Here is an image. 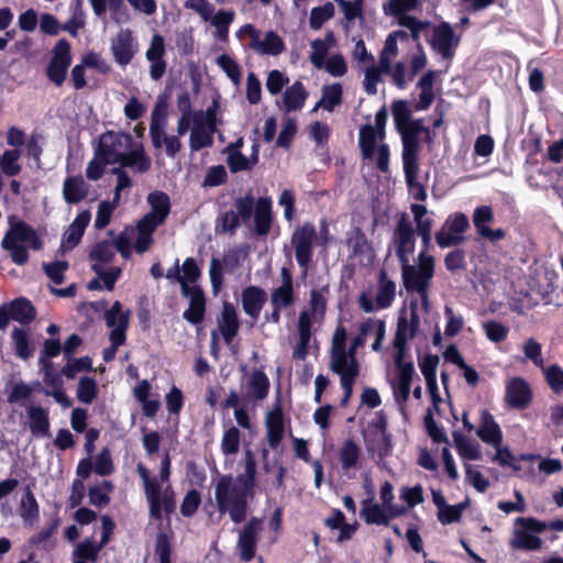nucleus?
<instances>
[{
  "instance_id": "28",
  "label": "nucleus",
  "mask_w": 563,
  "mask_h": 563,
  "mask_svg": "<svg viewBox=\"0 0 563 563\" xmlns=\"http://www.w3.org/2000/svg\"><path fill=\"white\" fill-rule=\"evenodd\" d=\"M88 195V185L82 176H69L63 184V197L69 205H76L84 200Z\"/></svg>"
},
{
  "instance_id": "64",
  "label": "nucleus",
  "mask_w": 563,
  "mask_h": 563,
  "mask_svg": "<svg viewBox=\"0 0 563 563\" xmlns=\"http://www.w3.org/2000/svg\"><path fill=\"white\" fill-rule=\"evenodd\" d=\"M228 181V173L223 165L211 166L202 181L203 187H218Z\"/></svg>"
},
{
  "instance_id": "51",
  "label": "nucleus",
  "mask_w": 563,
  "mask_h": 563,
  "mask_svg": "<svg viewBox=\"0 0 563 563\" xmlns=\"http://www.w3.org/2000/svg\"><path fill=\"white\" fill-rule=\"evenodd\" d=\"M20 158V151L5 150L0 158V167L4 175L13 177L21 173V166L18 161Z\"/></svg>"
},
{
  "instance_id": "22",
  "label": "nucleus",
  "mask_w": 563,
  "mask_h": 563,
  "mask_svg": "<svg viewBox=\"0 0 563 563\" xmlns=\"http://www.w3.org/2000/svg\"><path fill=\"white\" fill-rule=\"evenodd\" d=\"M398 369L397 384L393 386L394 397L398 404H406L410 396V388L415 375L413 363L401 361L395 363Z\"/></svg>"
},
{
  "instance_id": "48",
  "label": "nucleus",
  "mask_w": 563,
  "mask_h": 563,
  "mask_svg": "<svg viewBox=\"0 0 563 563\" xmlns=\"http://www.w3.org/2000/svg\"><path fill=\"white\" fill-rule=\"evenodd\" d=\"M114 256L113 243L108 240H102L96 243L89 253L90 260L102 264L111 263Z\"/></svg>"
},
{
  "instance_id": "2",
  "label": "nucleus",
  "mask_w": 563,
  "mask_h": 563,
  "mask_svg": "<svg viewBox=\"0 0 563 563\" xmlns=\"http://www.w3.org/2000/svg\"><path fill=\"white\" fill-rule=\"evenodd\" d=\"M201 277L194 257H187L181 265V296L189 299V307L184 311L183 318L190 324H200L206 316L207 298L201 286L196 285Z\"/></svg>"
},
{
  "instance_id": "16",
  "label": "nucleus",
  "mask_w": 563,
  "mask_h": 563,
  "mask_svg": "<svg viewBox=\"0 0 563 563\" xmlns=\"http://www.w3.org/2000/svg\"><path fill=\"white\" fill-rule=\"evenodd\" d=\"M506 401L510 408L526 409L532 401L530 385L522 377H514L506 385Z\"/></svg>"
},
{
  "instance_id": "39",
  "label": "nucleus",
  "mask_w": 563,
  "mask_h": 563,
  "mask_svg": "<svg viewBox=\"0 0 563 563\" xmlns=\"http://www.w3.org/2000/svg\"><path fill=\"white\" fill-rule=\"evenodd\" d=\"M11 338L14 344L15 355L21 360H29L34 354V347L32 346L26 330L21 328H14Z\"/></svg>"
},
{
  "instance_id": "6",
  "label": "nucleus",
  "mask_w": 563,
  "mask_h": 563,
  "mask_svg": "<svg viewBox=\"0 0 563 563\" xmlns=\"http://www.w3.org/2000/svg\"><path fill=\"white\" fill-rule=\"evenodd\" d=\"M435 260L432 255L420 252L418 266L409 264V260L400 262L402 283L408 292H417L424 305H428V288L434 275Z\"/></svg>"
},
{
  "instance_id": "13",
  "label": "nucleus",
  "mask_w": 563,
  "mask_h": 563,
  "mask_svg": "<svg viewBox=\"0 0 563 563\" xmlns=\"http://www.w3.org/2000/svg\"><path fill=\"white\" fill-rule=\"evenodd\" d=\"M429 43L444 59H450L460 44V36L455 35L449 22H441L433 26Z\"/></svg>"
},
{
  "instance_id": "58",
  "label": "nucleus",
  "mask_w": 563,
  "mask_h": 563,
  "mask_svg": "<svg viewBox=\"0 0 563 563\" xmlns=\"http://www.w3.org/2000/svg\"><path fill=\"white\" fill-rule=\"evenodd\" d=\"M398 24L410 31L411 38L418 44V48L421 49L422 47L419 43L420 33L430 26V22L420 21L415 16H401L400 20H398Z\"/></svg>"
},
{
  "instance_id": "23",
  "label": "nucleus",
  "mask_w": 563,
  "mask_h": 563,
  "mask_svg": "<svg viewBox=\"0 0 563 563\" xmlns=\"http://www.w3.org/2000/svg\"><path fill=\"white\" fill-rule=\"evenodd\" d=\"M477 437L495 449L501 445L503 432L494 416L486 409L481 412V424L476 430Z\"/></svg>"
},
{
  "instance_id": "17",
  "label": "nucleus",
  "mask_w": 563,
  "mask_h": 563,
  "mask_svg": "<svg viewBox=\"0 0 563 563\" xmlns=\"http://www.w3.org/2000/svg\"><path fill=\"white\" fill-rule=\"evenodd\" d=\"M261 529V520L253 517L244 526L240 532L238 540V548L240 550V558L244 562H250L255 558L256 553V536Z\"/></svg>"
},
{
  "instance_id": "20",
  "label": "nucleus",
  "mask_w": 563,
  "mask_h": 563,
  "mask_svg": "<svg viewBox=\"0 0 563 563\" xmlns=\"http://www.w3.org/2000/svg\"><path fill=\"white\" fill-rule=\"evenodd\" d=\"M282 285L275 288L271 294V303L273 308H288L295 302L294 279L291 272L283 267L280 271Z\"/></svg>"
},
{
  "instance_id": "60",
  "label": "nucleus",
  "mask_w": 563,
  "mask_h": 563,
  "mask_svg": "<svg viewBox=\"0 0 563 563\" xmlns=\"http://www.w3.org/2000/svg\"><path fill=\"white\" fill-rule=\"evenodd\" d=\"M217 64L234 84L240 82L242 76L241 67L230 55H220L217 58Z\"/></svg>"
},
{
  "instance_id": "8",
  "label": "nucleus",
  "mask_w": 563,
  "mask_h": 563,
  "mask_svg": "<svg viewBox=\"0 0 563 563\" xmlns=\"http://www.w3.org/2000/svg\"><path fill=\"white\" fill-rule=\"evenodd\" d=\"M470 228V221L465 213L450 214L441 230L435 233V242L441 249L460 245L464 242V232Z\"/></svg>"
},
{
  "instance_id": "31",
  "label": "nucleus",
  "mask_w": 563,
  "mask_h": 563,
  "mask_svg": "<svg viewBox=\"0 0 563 563\" xmlns=\"http://www.w3.org/2000/svg\"><path fill=\"white\" fill-rule=\"evenodd\" d=\"M8 307L11 311L12 320L21 324H29L36 318L35 307L25 297L13 299Z\"/></svg>"
},
{
  "instance_id": "3",
  "label": "nucleus",
  "mask_w": 563,
  "mask_h": 563,
  "mask_svg": "<svg viewBox=\"0 0 563 563\" xmlns=\"http://www.w3.org/2000/svg\"><path fill=\"white\" fill-rule=\"evenodd\" d=\"M27 246L34 251H41L44 243L35 229L25 221H10V228L2 238L1 247L10 253L14 264L22 266L30 257Z\"/></svg>"
},
{
  "instance_id": "43",
  "label": "nucleus",
  "mask_w": 563,
  "mask_h": 563,
  "mask_svg": "<svg viewBox=\"0 0 563 563\" xmlns=\"http://www.w3.org/2000/svg\"><path fill=\"white\" fill-rule=\"evenodd\" d=\"M101 550L102 548L98 543H93L91 540L86 539L77 544L74 551V556L76 558L75 561L96 563Z\"/></svg>"
},
{
  "instance_id": "37",
  "label": "nucleus",
  "mask_w": 563,
  "mask_h": 563,
  "mask_svg": "<svg viewBox=\"0 0 563 563\" xmlns=\"http://www.w3.org/2000/svg\"><path fill=\"white\" fill-rule=\"evenodd\" d=\"M342 93L343 89L339 82L323 86L322 97L314 109L322 108L327 111H333L342 102Z\"/></svg>"
},
{
  "instance_id": "9",
  "label": "nucleus",
  "mask_w": 563,
  "mask_h": 563,
  "mask_svg": "<svg viewBox=\"0 0 563 563\" xmlns=\"http://www.w3.org/2000/svg\"><path fill=\"white\" fill-rule=\"evenodd\" d=\"M133 139L129 133H115L108 131L100 136L96 157L108 164H117L121 159L123 152L121 147H132Z\"/></svg>"
},
{
  "instance_id": "33",
  "label": "nucleus",
  "mask_w": 563,
  "mask_h": 563,
  "mask_svg": "<svg viewBox=\"0 0 563 563\" xmlns=\"http://www.w3.org/2000/svg\"><path fill=\"white\" fill-rule=\"evenodd\" d=\"M147 203L150 205L148 214L154 216L159 221L165 223L170 212V199L169 196L161 190H155L147 196Z\"/></svg>"
},
{
  "instance_id": "36",
  "label": "nucleus",
  "mask_w": 563,
  "mask_h": 563,
  "mask_svg": "<svg viewBox=\"0 0 563 563\" xmlns=\"http://www.w3.org/2000/svg\"><path fill=\"white\" fill-rule=\"evenodd\" d=\"M269 379L262 369H254L247 384V395L256 400H263L269 391Z\"/></svg>"
},
{
  "instance_id": "1",
  "label": "nucleus",
  "mask_w": 563,
  "mask_h": 563,
  "mask_svg": "<svg viewBox=\"0 0 563 563\" xmlns=\"http://www.w3.org/2000/svg\"><path fill=\"white\" fill-rule=\"evenodd\" d=\"M257 463L254 453H244V472L235 477L223 475L216 484L214 498L221 514L228 512L231 520L240 523L247 515V499L254 494L256 485Z\"/></svg>"
},
{
  "instance_id": "62",
  "label": "nucleus",
  "mask_w": 563,
  "mask_h": 563,
  "mask_svg": "<svg viewBox=\"0 0 563 563\" xmlns=\"http://www.w3.org/2000/svg\"><path fill=\"white\" fill-rule=\"evenodd\" d=\"M444 265L450 273L465 271L467 266L466 252L463 249H454L445 255Z\"/></svg>"
},
{
  "instance_id": "30",
  "label": "nucleus",
  "mask_w": 563,
  "mask_h": 563,
  "mask_svg": "<svg viewBox=\"0 0 563 563\" xmlns=\"http://www.w3.org/2000/svg\"><path fill=\"white\" fill-rule=\"evenodd\" d=\"M408 338H410L409 322L406 316L400 314L397 321L396 333L393 340V345L396 350L394 363L405 361Z\"/></svg>"
},
{
  "instance_id": "55",
  "label": "nucleus",
  "mask_w": 563,
  "mask_h": 563,
  "mask_svg": "<svg viewBox=\"0 0 563 563\" xmlns=\"http://www.w3.org/2000/svg\"><path fill=\"white\" fill-rule=\"evenodd\" d=\"M241 433L240 430L232 426L224 431L221 441V451L224 455H234L240 450Z\"/></svg>"
},
{
  "instance_id": "57",
  "label": "nucleus",
  "mask_w": 563,
  "mask_h": 563,
  "mask_svg": "<svg viewBox=\"0 0 563 563\" xmlns=\"http://www.w3.org/2000/svg\"><path fill=\"white\" fill-rule=\"evenodd\" d=\"M391 113L397 131H401L411 120V110L406 100H396L391 104Z\"/></svg>"
},
{
  "instance_id": "18",
  "label": "nucleus",
  "mask_w": 563,
  "mask_h": 563,
  "mask_svg": "<svg viewBox=\"0 0 563 563\" xmlns=\"http://www.w3.org/2000/svg\"><path fill=\"white\" fill-rule=\"evenodd\" d=\"M266 301L267 294L260 286L251 285L242 290L241 302L243 311L254 321L258 319Z\"/></svg>"
},
{
  "instance_id": "35",
  "label": "nucleus",
  "mask_w": 563,
  "mask_h": 563,
  "mask_svg": "<svg viewBox=\"0 0 563 563\" xmlns=\"http://www.w3.org/2000/svg\"><path fill=\"white\" fill-rule=\"evenodd\" d=\"M497 453L494 457V461H497L501 466H509L515 472H519L522 470V462H533L539 459L538 454H520L519 456H515L512 452L508 448L500 449L498 446Z\"/></svg>"
},
{
  "instance_id": "14",
  "label": "nucleus",
  "mask_w": 563,
  "mask_h": 563,
  "mask_svg": "<svg viewBox=\"0 0 563 563\" xmlns=\"http://www.w3.org/2000/svg\"><path fill=\"white\" fill-rule=\"evenodd\" d=\"M371 429H375L376 433L380 435V441L376 443L375 439L367 440L366 449L368 452L376 450L380 460L386 459L393 452L391 434L388 432V421L385 412L379 410L375 413V418L368 423Z\"/></svg>"
},
{
  "instance_id": "45",
  "label": "nucleus",
  "mask_w": 563,
  "mask_h": 563,
  "mask_svg": "<svg viewBox=\"0 0 563 563\" xmlns=\"http://www.w3.org/2000/svg\"><path fill=\"white\" fill-rule=\"evenodd\" d=\"M361 517L367 525L389 526V516L378 504L365 505L361 510Z\"/></svg>"
},
{
  "instance_id": "12",
  "label": "nucleus",
  "mask_w": 563,
  "mask_h": 563,
  "mask_svg": "<svg viewBox=\"0 0 563 563\" xmlns=\"http://www.w3.org/2000/svg\"><path fill=\"white\" fill-rule=\"evenodd\" d=\"M130 310L123 312L122 303L114 301L109 310L104 312V320L112 330L109 334L111 345L119 349L126 341V330L129 328Z\"/></svg>"
},
{
  "instance_id": "19",
  "label": "nucleus",
  "mask_w": 563,
  "mask_h": 563,
  "mask_svg": "<svg viewBox=\"0 0 563 563\" xmlns=\"http://www.w3.org/2000/svg\"><path fill=\"white\" fill-rule=\"evenodd\" d=\"M218 330L220 331L224 342L231 344L240 330V321L235 307L224 301L222 310L218 317Z\"/></svg>"
},
{
  "instance_id": "34",
  "label": "nucleus",
  "mask_w": 563,
  "mask_h": 563,
  "mask_svg": "<svg viewBox=\"0 0 563 563\" xmlns=\"http://www.w3.org/2000/svg\"><path fill=\"white\" fill-rule=\"evenodd\" d=\"M378 139L379 133L374 129L373 125L364 124L361 126L358 133V145L363 158L372 159L374 157Z\"/></svg>"
},
{
  "instance_id": "21",
  "label": "nucleus",
  "mask_w": 563,
  "mask_h": 563,
  "mask_svg": "<svg viewBox=\"0 0 563 563\" xmlns=\"http://www.w3.org/2000/svg\"><path fill=\"white\" fill-rule=\"evenodd\" d=\"M401 141L405 177L412 180L416 170H419L420 139L413 135H401Z\"/></svg>"
},
{
  "instance_id": "7",
  "label": "nucleus",
  "mask_w": 563,
  "mask_h": 563,
  "mask_svg": "<svg viewBox=\"0 0 563 563\" xmlns=\"http://www.w3.org/2000/svg\"><path fill=\"white\" fill-rule=\"evenodd\" d=\"M317 239V230L313 223L305 222L297 228L291 235V243L295 247V256L298 265L303 269V276L311 263L313 255V243Z\"/></svg>"
},
{
  "instance_id": "42",
  "label": "nucleus",
  "mask_w": 563,
  "mask_h": 563,
  "mask_svg": "<svg viewBox=\"0 0 563 563\" xmlns=\"http://www.w3.org/2000/svg\"><path fill=\"white\" fill-rule=\"evenodd\" d=\"M420 0H388L384 3V12L400 20L401 16H409L407 12L415 10Z\"/></svg>"
},
{
  "instance_id": "46",
  "label": "nucleus",
  "mask_w": 563,
  "mask_h": 563,
  "mask_svg": "<svg viewBox=\"0 0 563 563\" xmlns=\"http://www.w3.org/2000/svg\"><path fill=\"white\" fill-rule=\"evenodd\" d=\"M98 395V385L95 378L84 376L79 379L77 398L82 404H91Z\"/></svg>"
},
{
  "instance_id": "27",
  "label": "nucleus",
  "mask_w": 563,
  "mask_h": 563,
  "mask_svg": "<svg viewBox=\"0 0 563 563\" xmlns=\"http://www.w3.org/2000/svg\"><path fill=\"white\" fill-rule=\"evenodd\" d=\"M119 164L122 168L130 167L134 168L140 174H144L151 169L152 161L150 156L145 154L143 145L139 144L135 148L123 152Z\"/></svg>"
},
{
  "instance_id": "59",
  "label": "nucleus",
  "mask_w": 563,
  "mask_h": 563,
  "mask_svg": "<svg viewBox=\"0 0 563 563\" xmlns=\"http://www.w3.org/2000/svg\"><path fill=\"white\" fill-rule=\"evenodd\" d=\"M51 62L56 64L65 65L67 67L71 64V46L66 38L57 41L52 49Z\"/></svg>"
},
{
  "instance_id": "29",
  "label": "nucleus",
  "mask_w": 563,
  "mask_h": 563,
  "mask_svg": "<svg viewBox=\"0 0 563 563\" xmlns=\"http://www.w3.org/2000/svg\"><path fill=\"white\" fill-rule=\"evenodd\" d=\"M308 98V92L303 84L299 80L289 86L283 93V103L285 112L301 110Z\"/></svg>"
},
{
  "instance_id": "24",
  "label": "nucleus",
  "mask_w": 563,
  "mask_h": 563,
  "mask_svg": "<svg viewBox=\"0 0 563 563\" xmlns=\"http://www.w3.org/2000/svg\"><path fill=\"white\" fill-rule=\"evenodd\" d=\"M111 49L119 65L125 66L131 63L134 57L132 32L130 30L120 31L112 42Z\"/></svg>"
},
{
  "instance_id": "25",
  "label": "nucleus",
  "mask_w": 563,
  "mask_h": 563,
  "mask_svg": "<svg viewBox=\"0 0 563 563\" xmlns=\"http://www.w3.org/2000/svg\"><path fill=\"white\" fill-rule=\"evenodd\" d=\"M213 130H208L203 125L202 111L195 113L194 126L191 129L189 146L192 152L200 151L213 145Z\"/></svg>"
},
{
  "instance_id": "40",
  "label": "nucleus",
  "mask_w": 563,
  "mask_h": 563,
  "mask_svg": "<svg viewBox=\"0 0 563 563\" xmlns=\"http://www.w3.org/2000/svg\"><path fill=\"white\" fill-rule=\"evenodd\" d=\"M20 515L24 521L32 522L40 515V506L36 498L30 487L26 485L23 490V495L20 503Z\"/></svg>"
},
{
  "instance_id": "15",
  "label": "nucleus",
  "mask_w": 563,
  "mask_h": 563,
  "mask_svg": "<svg viewBox=\"0 0 563 563\" xmlns=\"http://www.w3.org/2000/svg\"><path fill=\"white\" fill-rule=\"evenodd\" d=\"M267 443L271 449L279 446L285 434V419L282 399L278 397L265 417Z\"/></svg>"
},
{
  "instance_id": "44",
  "label": "nucleus",
  "mask_w": 563,
  "mask_h": 563,
  "mask_svg": "<svg viewBox=\"0 0 563 563\" xmlns=\"http://www.w3.org/2000/svg\"><path fill=\"white\" fill-rule=\"evenodd\" d=\"M92 360L86 355L79 358L71 357L67 361L66 365L62 367V374L68 378L74 379L79 372H92Z\"/></svg>"
},
{
  "instance_id": "32",
  "label": "nucleus",
  "mask_w": 563,
  "mask_h": 563,
  "mask_svg": "<svg viewBox=\"0 0 563 563\" xmlns=\"http://www.w3.org/2000/svg\"><path fill=\"white\" fill-rule=\"evenodd\" d=\"M396 296V284L395 282L387 278V273L383 269L379 274L377 295L375 302L378 309L389 308Z\"/></svg>"
},
{
  "instance_id": "11",
  "label": "nucleus",
  "mask_w": 563,
  "mask_h": 563,
  "mask_svg": "<svg viewBox=\"0 0 563 563\" xmlns=\"http://www.w3.org/2000/svg\"><path fill=\"white\" fill-rule=\"evenodd\" d=\"M396 242V256L398 262H406L409 260L415 251L416 233L407 213H401L394 232Z\"/></svg>"
},
{
  "instance_id": "61",
  "label": "nucleus",
  "mask_w": 563,
  "mask_h": 563,
  "mask_svg": "<svg viewBox=\"0 0 563 563\" xmlns=\"http://www.w3.org/2000/svg\"><path fill=\"white\" fill-rule=\"evenodd\" d=\"M69 264L67 261H54L52 263H44L43 269L46 276L55 284L62 285L65 280V272L68 269Z\"/></svg>"
},
{
  "instance_id": "4",
  "label": "nucleus",
  "mask_w": 563,
  "mask_h": 563,
  "mask_svg": "<svg viewBox=\"0 0 563 563\" xmlns=\"http://www.w3.org/2000/svg\"><path fill=\"white\" fill-rule=\"evenodd\" d=\"M235 214L241 223H247L254 218V233L258 236H266L273 224L272 200L268 197H260L255 200L252 191L234 200Z\"/></svg>"
},
{
  "instance_id": "50",
  "label": "nucleus",
  "mask_w": 563,
  "mask_h": 563,
  "mask_svg": "<svg viewBox=\"0 0 563 563\" xmlns=\"http://www.w3.org/2000/svg\"><path fill=\"white\" fill-rule=\"evenodd\" d=\"M112 489L113 484L110 481H102L101 485L91 486L88 492L90 504L97 507L108 505L110 503L108 493Z\"/></svg>"
},
{
  "instance_id": "54",
  "label": "nucleus",
  "mask_w": 563,
  "mask_h": 563,
  "mask_svg": "<svg viewBox=\"0 0 563 563\" xmlns=\"http://www.w3.org/2000/svg\"><path fill=\"white\" fill-rule=\"evenodd\" d=\"M144 486V494L150 506V515L158 514V499L161 498L163 482L153 478Z\"/></svg>"
},
{
  "instance_id": "53",
  "label": "nucleus",
  "mask_w": 563,
  "mask_h": 563,
  "mask_svg": "<svg viewBox=\"0 0 563 563\" xmlns=\"http://www.w3.org/2000/svg\"><path fill=\"white\" fill-rule=\"evenodd\" d=\"M334 15V5L331 2H327L321 7L311 9L309 25L312 30H319L324 22L330 20Z\"/></svg>"
},
{
  "instance_id": "63",
  "label": "nucleus",
  "mask_w": 563,
  "mask_h": 563,
  "mask_svg": "<svg viewBox=\"0 0 563 563\" xmlns=\"http://www.w3.org/2000/svg\"><path fill=\"white\" fill-rule=\"evenodd\" d=\"M483 329L487 339L494 343H500L505 341L509 333V328L498 321H487L483 324Z\"/></svg>"
},
{
  "instance_id": "10",
  "label": "nucleus",
  "mask_w": 563,
  "mask_h": 563,
  "mask_svg": "<svg viewBox=\"0 0 563 563\" xmlns=\"http://www.w3.org/2000/svg\"><path fill=\"white\" fill-rule=\"evenodd\" d=\"M240 32L251 37L249 47L260 55L277 56L286 49L283 38L274 31H268L264 40H261V31L247 23L241 27Z\"/></svg>"
},
{
  "instance_id": "5",
  "label": "nucleus",
  "mask_w": 563,
  "mask_h": 563,
  "mask_svg": "<svg viewBox=\"0 0 563 563\" xmlns=\"http://www.w3.org/2000/svg\"><path fill=\"white\" fill-rule=\"evenodd\" d=\"M515 526L519 528H516L512 532L511 548L523 551H539L543 541L537 534L548 529L563 531V519L547 522L534 517H518L515 520Z\"/></svg>"
},
{
  "instance_id": "38",
  "label": "nucleus",
  "mask_w": 563,
  "mask_h": 563,
  "mask_svg": "<svg viewBox=\"0 0 563 563\" xmlns=\"http://www.w3.org/2000/svg\"><path fill=\"white\" fill-rule=\"evenodd\" d=\"M361 456V448L352 440L346 439L339 451V459L344 471L355 467Z\"/></svg>"
},
{
  "instance_id": "41",
  "label": "nucleus",
  "mask_w": 563,
  "mask_h": 563,
  "mask_svg": "<svg viewBox=\"0 0 563 563\" xmlns=\"http://www.w3.org/2000/svg\"><path fill=\"white\" fill-rule=\"evenodd\" d=\"M452 435L457 453L462 459L477 461L482 457V453L478 448L472 444L464 434L459 431H454Z\"/></svg>"
},
{
  "instance_id": "49",
  "label": "nucleus",
  "mask_w": 563,
  "mask_h": 563,
  "mask_svg": "<svg viewBox=\"0 0 563 563\" xmlns=\"http://www.w3.org/2000/svg\"><path fill=\"white\" fill-rule=\"evenodd\" d=\"M241 225V221L239 220L235 211L230 209L217 218V232L223 234H235L238 229Z\"/></svg>"
},
{
  "instance_id": "47",
  "label": "nucleus",
  "mask_w": 563,
  "mask_h": 563,
  "mask_svg": "<svg viewBox=\"0 0 563 563\" xmlns=\"http://www.w3.org/2000/svg\"><path fill=\"white\" fill-rule=\"evenodd\" d=\"M234 19V12L233 11H218L212 18H211V24L216 26L217 29V37L220 41H228L229 36V27Z\"/></svg>"
},
{
  "instance_id": "56",
  "label": "nucleus",
  "mask_w": 563,
  "mask_h": 563,
  "mask_svg": "<svg viewBox=\"0 0 563 563\" xmlns=\"http://www.w3.org/2000/svg\"><path fill=\"white\" fill-rule=\"evenodd\" d=\"M542 369L545 382L551 390L560 395L563 391V368L558 364H553L548 367L543 366Z\"/></svg>"
},
{
  "instance_id": "26",
  "label": "nucleus",
  "mask_w": 563,
  "mask_h": 563,
  "mask_svg": "<svg viewBox=\"0 0 563 563\" xmlns=\"http://www.w3.org/2000/svg\"><path fill=\"white\" fill-rule=\"evenodd\" d=\"M29 428L35 437H51L48 410L41 406H29L26 409Z\"/></svg>"
},
{
  "instance_id": "52",
  "label": "nucleus",
  "mask_w": 563,
  "mask_h": 563,
  "mask_svg": "<svg viewBox=\"0 0 563 563\" xmlns=\"http://www.w3.org/2000/svg\"><path fill=\"white\" fill-rule=\"evenodd\" d=\"M418 234L432 233L433 221L427 217L428 210L424 205L413 203L410 207Z\"/></svg>"
}]
</instances>
